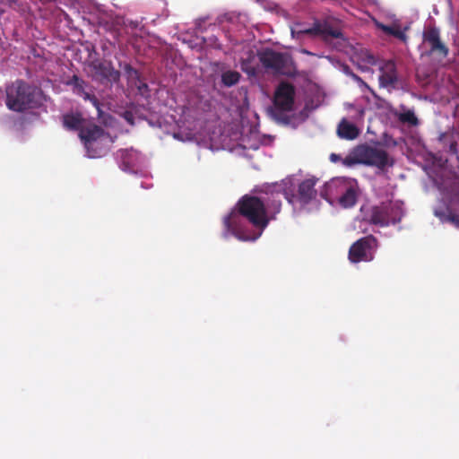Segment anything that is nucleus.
Segmentation results:
<instances>
[{"label":"nucleus","mask_w":459,"mask_h":459,"mask_svg":"<svg viewBox=\"0 0 459 459\" xmlns=\"http://www.w3.org/2000/svg\"><path fill=\"white\" fill-rule=\"evenodd\" d=\"M260 195H245L232 211L223 220L226 230L234 235L239 231L240 217L246 219L253 227L263 231L271 221L276 219L281 210V198L291 202L285 193L283 184L265 185L259 190Z\"/></svg>","instance_id":"f257e3e1"},{"label":"nucleus","mask_w":459,"mask_h":459,"mask_svg":"<svg viewBox=\"0 0 459 459\" xmlns=\"http://www.w3.org/2000/svg\"><path fill=\"white\" fill-rule=\"evenodd\" d=\"M6 107L15 112H24L38 106L39 90L22 80H16L6 87Z\"/></svg>","instance_id":"f03ea898"},{"label":"nucleus","mask_w":459,"mask_h":459,"mask_svg":"<svg viewBox=\"0 0 459 459\" xmlns=\"http://www.w3.org/2000/svg\"><path fill=\"white\" fill-rule=\"evenodd\" d=\"M79 137L86 149L88 157L91 159L108 154L114 142L108 133L95 124H89L82 128Z\"/></svg>","instance_id":"7ed1b4c3"},{"label":"nucleus","mask_w":459,"mask_h":459,"mask_svg":"<svg viewBox=\"0 0 459 459\" xmlns=\"http://www.w3.org/2000/svg\"><path fill=\"white\" fill-rule=\"evenodd\" d=\"M257 56L263 66L274 74L293 76L296 68L291 56L287 53L277 52L272 48H265L258 52Z\"/></svg>","instance_id":"20e7f679"},{"label":"nucleus","mask_w":459,"mask_h":459,"mask_svg":"<svg viewBox=\"0 0 459 459\" xmlns=\"http://www.w3.org/2000/svg\"><path fill=\"white\" fill-rule=\"evenodd\" d=\"M403 214V203L385 202L372 207L369 221L374 225L386 227L400 222Z\"/></svg>","instance_id":"39448f33"},{"label":"nucleus","mask_w":459,"mask_h":459,"mask_svg":"<svg viewBox=\"0 0 459 459\" xmlns=\"http://www.w3.org/2000/svg\"><path fill=\"white\" fill-rule=\"evenodd\" d=\"M291 34L294 38L300 39L305 35L310 37H320L325 41L342 37L341 30L333 27L328 22L320 21H316L309 28L292 29Z\"/></svg>","instance_id":"423d86ee"},{"label":"nucleus","mask_w":459,"mask_h":459,"mask_svg":"<svg viewBox=\"0 0 459 459\" xmlns=\"http://www.w3.org/2000/svg\"><path fill=\"white\" fill-rule=\"evenodd\" d=\"M377 247V239L373 235L360 238L349 249V260L357 264L372 261L373 251Z\"/></svg>","instance_id":"0eeeda50"},{"label":"nucleus","mask_w":459,"mask_h":459,"mask_svg":"<svg viewBox=\"0 0 459 459\" xmlns=\"http://www.w3.org/2000/svg\"><path fill=\"white\" fill-rule=\"evenodd\" d=\"M423 44L428 47L427 56L438 59L446 58L449 54L448 47L441 40L440 30L436 26L428 27L423 32Z\"/></svg>","instance_id":"6e6552de"},{"label":"nucleus","mask_w":459,"mask_h":459,"mask_svg":"<svg viewBox=\"0 0 459 459\" xmlns=\"http://www.w3.org/2000/svg\"><path fill=\"white\" fill-rule=\"evenodd\" d=\"M360 149L363 165L374 166L380 169L394 165L393 159L390 158L387 152L383 148L360 145Z\"/></svg>","instance_id":"1a4fd4ad"},{"label":"nucleus","mask_w":459,"mask_h":459,"mask_svg":"<svg viewBox=\"0 0 459 459\" xmlns=\"http://www.w3.org/2000/svg\"><path fill=\"white\" fill-rule=\"evenodd\" d=\"M317 182V179L315 178H307L299 184L298 193L297 195L290 194L286 189V184L281 182V184L284 185L285 193L289 196L291 202L290 204H294V202L301 203L302 204H309L313 199L316 196V190L315 189V186Z\"/></svg>","instance_id":"9d476101"},{"label":"nucleus","mask_w":459,"mask_h":459,"mask_svg":"<svg viewBox=\"0 0 459 459\" xmlns=\"http://www.w3.org/2000/svg\"><path fill=\"white\" fill-rule=\"evenodd\" d=\"M295 89L289 82H281L277 87L273 104L279 111H290L294 105Z\"/></svg>","instance_id":"9b49d317"},{"label":"nucleus","mask_w":459,"mask_h":459,"mask_svg":"<svg viewBox=\"0 0 459 459\" xmlns=\"http://www.w3.org/2000/svg\"><path fill=\"white\" fill-rule=\"evenodd\" d=\"M351 179L352 178H333L329 182L325 183L320 191L321 197L330 204L337 201L342 192H344V189L348 186V182H351Z\"/></svg>","instance_id":"f8f14e48"},{"label":"nucleus","mask_w":459,"mask_h":459,"mask_svg":"<svg viewBox=\"0 0 459 459\" xmlns=\"http://www.w3.org/2000/svg\"><path fill=\"white\" fill-rule=\"evenodd\" d=\"M90 67L94 73V76L100 81L106 80L110 82H117L120 79V72L116 70L109 61H92Z\"/></svg>","instance_id":"ddd939ff"},{"label":"nucleus","mask_w":459,"mask_h":459,"mask_svg":"<svg viewBox=\"0 0 459 459\" xmlns=\"http://www.w3.org/2000/svg\"><path fill=\"white\" fill-rule=\"evenodd\" d=\"M358 195V182L355 179H351V182H348V186L344 189L342 195H340L337 202L343 208L353 207L357 203Z\"/></svg>","instance_id":"4468645a"},{"label":"nucleus","mask_w":459,"mask_h":459,"mask_svg":"<svg viewBox=\"0 0 459 459\" xmlns=\"http://www.w3.org/2000/svg\"><path fill=\"white\" fill-rule=\"evenodd\" d=\"M381 75L379 76L380 84L384 87H394L397 82L396 67L393 61H388L381 68Z\"/></svg>","instance_id":"2eb2a0df"},{"label":"nucleus","mask_w":459,"mask_h":459,"mask_svg":"<svg viewBox=\"0 0 459 459\" xmlns=\"http://www.w3.org/2000/svg\"><path fill=\"white\" fill-rule=\"evenodd\" d=\"M337 134L342 139L354 140L359 136V130L354 124L343 118L337 126Z\"/></svg>","instance_id":"dca6fc26"},{"label":"nucleus","mask_w":459,"mask_h":459,"mask_svg":"<svg viewBox=\"0 0 459 459\" xmlns=\"http://www.w3.org/2000/svg\"><path fill=\"white\" fill-rule=\"evenodd\" d=\"M64 126L68 130L79 131L85 128L84 119L81 113H67L62 117Z\"/></svg>","instance_id":"f3484780"},{"label":"nucleus","mask_w":459,"mask_h":459,"mask_svg":"<svg viewBox=\"0 0 459 459\" xmlns=\"http://www.w3.org/2000/svg\"><path fill=\"white\" fill-rule=\"evenodd\" d=\"M438 140L448 141V146L445 148V151L451 158L455 157L459 161L458 143L455 134L453 132H446L440 134Z\"/></svg>","instance_id":"a211bd4d"},{"label":"nucleus","mask_w":459,"mask_h":459,"mask_svg":"<svg viewBox=\"0 0 459 459\" xmlns=\"http://www.w3.org/2000/svg\"><path fill=\"white\" fill-rule=\"evenodd\" d=\"M358 164H362L360 145L353 148L350 153L342 159V165L347 168H351Z\"/></svg>","instance_id":"6ab92c4d"},{"label":"nucleus","mask_w":459,"mask_h":459,"mask_svg":"<svg viewBox=\"0 0 459 459\" xmlns=\"http://www.w3.org/2000/svg\"><path fill=\"white\" fill-rule=\"evenodd\" d=\"M240 78L238 72L228 70L221 74V83L226 87H232L239 82Z\"/></svg>","instance_id":"aec40b11"},{"label":"nucleus","mask_w":459,"mask_h":459,"mask_svg":"<svg viewBox=\"0 0 459 459\" xmlns=\"http://www.w3.org/2000/svg\"><path fill=\"white\" fill-rule=\"evenodd\" d=\"M120 158L122 160V163L126 168H131L134 166V163L137 160V152L133 149H125L120 150Z\"/></svg>","instance_id":"412c9836"},{"label":"nucleus","mask_w":459,"mask_h":459,"mask_svg":"<svg viewBox=\"0 0 459 459\" xmlns=\"http://www.w3.org/2000/svg\"><path fill=\"white\" fill-rule=\"evenodd\" d=\"M398 120L403 124H408L410 126H417L419 120L413 110L404 109L403 112L395 113Z\"/></svg>","instance_id":"4be33fe9"},{"label":"nucleus","mask_w":459,"mask_h":459,"mask_svg":"<svg viewBox=\"0 0 459 459\" xmlns=\"http://www.w3.org/2000/svg\"><path fill=\"white\" fill-rule=\"evenodd\" d=\"M382 30L389 35H392L402 41H405L407 39L406 34L396 25H381Z\"/></svg>","instance_id":"5701e85b"},{"label":"nucleus","mask_w":459,"mask_h":459,"mask_svg":"<svg viewBox=\"0 0 459 459\" xmlns=\"http://www.w3.org/2000/svg\"><path fill=\"white\" fill-rule=\"evenodd\" d=\"M252 59H254V56L250 55L249 58L242 60L241 69L249 76H256L258 74V68L252 64Z\"/></svg>","instance_id":"b1692460"},{"label":"nucleus","mask_w":459,"mask_h":459,"mask_svg":"<svg viewBox=\"0 0 459 459\" xmlns=\"http://www.w3.org/2000/svg\"><path fill=\"white\" fill-rule=\"evenodd\" d=\"M66 84L73 86L74 91L79 94L85 92V82L76 74H74L66 82Z\"/></svg>","instance_id":"393cba45"},{"label":"nucleus","mask_w":459,"mask_h":459,"mask_svg":"<svg viewBox=\"0 0 459 459\" xmlns=\"http://www.w3.org/2000/svg\"><path fill=\"white\" fill-rule=\"evenodd\" d=\"M448 221H451L455 226L459 227V215L455 213H450L448 215Z\"/></svg>","instance_id":"a878e982"},{"label":"nucleus","mask_w":459,"mask_h":459,"mask_svg":"<svg viewBox=\"0 0 459 459\" xmlns=\"http://www.w3.org/2000/svg\"><path fill=\"white\" fill-rule=\"evenodd\" d=\"M342 159L343 158L340 154L332 153L330 155V160L334 163L338 161H341L342 163Z\"/></svg>","instance_id":"bb28decb"},{"label":"nucleus","mask_w":459,"mask_h":459,"mask_svg":"<svg viewBox=\"0 0 459 459\" xmlns=\"http://www.w3.org/2000/svg\"><path fill=\"white\" fill-rule=\"evenodd\" d=\"M232 19H233L232 13H224L223 15H221L220 17L221 22H223V21L231 22Z\"/></svg>","instance_id":"cd10ccee"},{"label":"nucleus","mask_w":459,"mask_h":459,"mask_svg":"<svg viewBox=\"0 0 459 459\" xmlns=\"http://www.w3.org/2000/svg\"><path fill=\"white\" fill-rule=\"evenodd\" d=\"M367 61L369 63V64H374L375 63V58L372 55H368L367 56Z\"/></svg>","instance_id":"c85d7f7f"},{"label":"nucleus","mask_w":459,"mask_h":459,"mask_svg":"<svg viewBox=\"0 0 459 459\" xmlns=\"http://www.w3.org/2000/svg\"><path fill=\"white\" fill-rule=\"evenodd\" d=\"M126 70L128 71V72H134V74H136V70H134L129 65H126Z\"/></svg>","instance_id":"c756f323"},{"label":"nucleus","mask_w":459,"mask_h":459,"mask_svg":"<svg viewBox=\"0 0 459 459\" xmlns=\"http://www.w3.org/2000/svg\"><path fill=\"white\" fill-rule=\"evenodd\" d=\"M443 144V148H446L448 146V141H439Z\"/></svg>","instance_id":"7c9ffc66"}]
</instances>
